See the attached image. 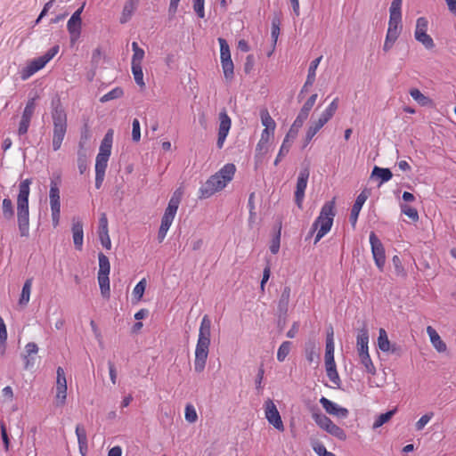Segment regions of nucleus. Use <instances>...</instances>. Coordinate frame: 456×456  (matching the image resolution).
<instances>
[{"label": "nucleus", "mask_w": 456, "mask_h": 456, "mask_svg": "<svg viewBox=\"0 0 456 456\" xmlns=\"http://www.w3.org/2000/svg\"><path fill=\"white\" fill-rule=\"evenodd\" d=\"M211 324L208 315H204L201 320L195 349L194 370L198 373L202 372L206 366L210 346Z\"/></svg>", "instance_id": "nucleus-1"}, {"label": "nucleus", "mask_w": 456, "mask_h": 456, "mask_svg": "<svg viewBox=\"0 0 456 456\" xmlns=\"http://www.w3.org/2000/svg\"><path fill=\"white\" fill-rule=\"evenodd\" d=\"M31 179H25L19 184L17 196V224L21 237L29 236V206L28 197Z\"/></svg>", "instance_id": "nucleus-2"}, {"label": "nucleus", "mask_w": 456, "mask_h": 456, "mask_svg": "<svg viewBox=\"0 0 456 456\" xmlns=\"http://www.w3.org/2000/svg\"><path fill=\"white\" fill-rule=\"evenodd\" d=\"M235 171L236 167L234 164H225L200 188V199H208L216 191L223 190L232 180Z\"/></svg>", "instance_id": "nucleus-3"}, {"label": "nucleus", "mask_w": 456, "mask_h": 456, "mask_svg": "<svg viewBox=\"0 0 456 456\" xmlns=\"http://www.w3.org/2000/svg\"><path fill=\"white\" fill-rule=\"evenodd\" d=\"M336 216L335 198L324 203L318 217L315 219L310 229L309 234L313 235L316 231L314 244L325 236L331 229Z\"/></svg>", "instance_id": "nucleus-4"}, {"label": "nucleus", "mask_w": 456, "mask_h": 456, "mask_svg": "<svg viewBox=\"0 0 456 456\" xmlns=\"http://www.w3.org/2000/svg\"><path fill=\"white\" fill-rule=\"evenodd\" d=\"M59 45H54L50 48L44 55L35 58L30 61L28 65L22 69L20 77L23 80L28 79L33 74L43 69L59 52Z\"/></svg>", "instance_id": "nucleus-5"}, {"label": "nucleus", "mask_w": 456, "mask_h": 456, "mask_svg": "<svg viewBox=\"0 0 456 456\" xmlns=\"http://www.w3.org/2000/svg\"><path fill=\"white\" fill-rule=\"evenodd\" d=\"M220 60L225 79L232 80L234 77V65L231 58L230 47L224 38L219 37Z\"/></svg>", "instance_id": "nucleus-6"}, {"label": "nucleus", "mask_w": 456, "mask_h": 456, "mask_svg": "<svg viewBox=\"0 0 456 456\" xmlns=\"http://www.w3.org/2000/svg\"><path fill=\"white\" fill-rule=\"evenodd\" d=\"M310 170L308 167H303L297 176L296 191H295V202L298 208H303V200L305 198V191L307 186Z\"/></svg>", "instance_id": "nucleus-7"}, {"label": "nucleus", "mask_w": 456, "mask_h": 456, "mask_svg": "<svg viewBox=\"0 0 456 456\" xmlns=\"http://www.w3.org/2000/svg\"><path fill=\"white\" fill-rule=\"evenodd\" d=\"M370 243L375 264L380 271H383L386 263L385 248L374 232H371L370 234Z\"/></svg>", "instance_id": "nucleus-8"}, {"label": "nucleus", "mask_w": 456, "mask_h": 456, "mask_svg": "<svg viewBox=\"0 0 456 456\" xmlns=\"http://www.w3.org/2000/svg\"><path fill=\"white\" fill-rule=\"evenodd\" d=\"M265 418L271 425H273L279 431L284 430V426L280 412L273 400L267 399L265 402Z\"/></svg>", "instance_id": "nucleus-9"}, {"label": "nucleus", "mask_w": 456, "mask_h": 456, "mask_svg": "<svg viewBox=\"0 0 456 456\" xmlns=\"http://www.w3.org/2000/svg\"><path fill=\"white\" fill-rule=\"evenodd\" d=\"M85 3L79 7L69 18L67 24L68 31L70 35V40L72 43L76 42L80 37L81 33V13L85 7Z\"/></svg>", "instance_id": "nucleus-10"}, {"label": "nucleus", "mask_w": 456, "mask_h": 456, "mask_svg": "<svg viewBox=\"0 0 456 456\" xmlns=\"http://www.w3.org/2000/svg\"><path fill=\"white\" fill-rule=\"evenodd\" d=\"M56 374V405L63 406L67 398V380L64 370L61 367H58Z\"/></svg>", "instance_id": "nucleus-11"}, {"label": "nucleus", "mask_w": 456, "mask_h": 456, "mask_svg": "<svg viewBox=\"0 0 456 456\" xmlns=\"http://www.w3.org/2000/svg\"><path fill=\"white\" fill-rule=\"evenodd\" d=\"M232 125L230 117L228 116L225 110H223L219 113V128L216 146L218 149H222L224 142L228 135Z\"/></svg>", "instance_id": "nucleus-12"}, {"label": "nucleus", "mask_w": 456, "mask_h": 456, "mask_svg": "<svg viewBox=\"0 0 456 456\" xmlns=\"http://www.w3.org/2000/svg\"><path fill=\"white\" fill-rule=\"evenodd\" d=\"M320 403L324 408L326 412L330 415L337 416L341 419H346L349 415V411L346 408L339 406L326 397L322 396L320 399Z\"/></svg>", "instance_id": "nucleus-13"}, {"label": "nucleus", "mask_w": 456, "mask_h": 456, "mask_svg": "<svg viewBox=\"0 0 456 456\" xmlns=\"http://www.w3.org/2000/svg\"><path fill=\"white\" fill-rule=\"evenodd\" d=\"M53 126H67V115L60 99L52 101Z\"/></svg>", "instance_id": "nucleus-14"}, {"label": "nucleus", "mask_w": 456, "mask_h": 456, "mask_svg": "<svg viewBox=\"0 0 456 456\" xmlns=\"http://www.w3.org/2000/svg\"><path fill=\"white\" fill-rule=\"evenodd\" d=\"M71 231L75 248L81 250L83 246L84 231L83 223L79 218L73 217Z\"/></svg>", "instance_id": "nucleus-15"}, {"label": "nucleus", "mask_w": 456, "mask_h": 456, "mask_svg": "<svg viewBox=\"0 0 456 456\" xmlns=\"http://www.w3.org/2000/svg\"><path fill=\"white\" fill-rule=\"evenodd\" d=\"M367 199H368V194L365 190H363L357 196L355 202L352 207L350 216H349V221H350L351 224L353 225V227L355 226L358 216H359V213H360L363 204L367 200Z\"/></svg>", "instance_id": "nucleus-16"}, {"label": "nucleus", "mask_w": 456, "mask_h": 456, "mask_svg": "<svg viewBox=\"0 0 456 456\" xmlns=\"http://www.w3.org/2000/svg\"><path fill=\"white\" fill-rule=\"evenodd\" d=\"M60 184H61V177L59 175L56 176L54 179H51L50 191H49L51 208H61L60 188H59Z\"/></svg>", "instance_id": "nucleus-17"}, {"label": "nucleus", "mask_w": 456, "mask_h": 456, "mask_svg": "<svg viewBox=\"0 0 456 456\" xmlns=\"http://www.w3.org/2000/svg\"><path fill=\"white\" fill-rule=\"evenodd\" d=\"M322 60V56L314 59V61H311L310 63V66L308 68V74H307V77H306V80L299 93V97L306 93L308 91V87L312 86L315 81V76H316V69H317V67L320 63Z\"/></svg>", "instance_id": "nucleus-18"}, {"label": "nucleus", "mask_w": 456, "mask_h": 456, "mask_svg": "<svg viewBox=\"0 0 456 456\" xmlns=\"http://www.w3.org/2000/svg\"><path fill=\"white\" fill-rule=\"evenodd\" d=\"M401 21L402 16L390 14L388 28L386 37L397 39L402 30Z\"/></svg>", "instance_id": "nucleus-19"}, {"label": "nucleus", "mask_w": 456, "mask_h": 456, "mask_svg": "<svg viewBox=\"0 0 456 456\" xmlns=\"http://www.w3.org/2000/svg\"><path fill=\"white\" fill-rule=\"evenodd\" d=\"M427 333L429 336L433 346L436 348L437 352L444 353L446 351V344L442 340L441 337L433 327L428 326Z\"/></svg>", "instance_id": "nucleus-20"}, {"label": "nucleus", "mask_w": 456, "mask_h": 456, "mask_svg": "<svg viewBox=\"0 0 456 456\" xmlns=\"http://www.w3.org/2000/svg\"><path fill=\"white\" fill-rule=\"evenodd\" d=\"M76 435L77 437L78 447L81 454L84 456L88 449L87 436L86 428L83 425L77 424L76 427Z\"/></svg>", "instance_id": "nucleus-21"}, {"label": "nucleus", "mask_w": 456, "mask_h": 456, "mask_svg": "<svg viewBox=\"0 0 456 456\" xmlns=\"http://www.w3.org/2000/svg\"><path fill=\"white\" fill-rule=\"evenodd\" d=\"M290 291L291 290L289 286L284 287V289L281 294L280 299L278 301V306H277L278 314H287L288 310H289Z\"/></svg>", "instance_id": "nucleus-22"}, {"label": "nucleus", "mask_w": 456, "mask_h": 456, "mask_svg": "<svg viewBox=\"0 0 456 456\" xmlns=\"http://www.w3.org/2000/svg\"><path fill=\"white\" fill-rule=\"evenodd\" d=\"M113 129H109L105 134L100 146V151L98 154H102L104 156H110L111 147L113 142Z\"/></svg>", "instance_id": "nucleus-23"}, {"label": "nucleus", "mask_w": 456, "mask_h": 456, "mask_svg": "<svg viewBox=\"0 0 456 456\" xmlns=\"http://www.w3.org/2000/svg\"><path fill=\"white\" fill-rule=\"evenodd\" d=\"M378 345L382 352H392L395 353L396 348L395 345H391L387 338V334L384 329H380L378 338Z\"/></svg>", "instance_id": "nucleus-24"}, {"label": "nucleus", "mask_w": 456, "mask_h": 456, "mask_svg": "<svg viewBox=\"0 0 456 456\" xmlns=\"http://www.w3.org/2000/svg\"><path fill=\"white\" fill-rule=\"evenodd\" d=\"M368 343H369V333L366 328H362L360 330L357 335V349L358 354H362L368 351Z\"/></svg>", "instance_id": "nucleus-25"}, {"label": "nucleus", "mask_w": 456, "mask_h": 456, "mask_svg": "<svg viewBox=\"0 0 456 456\" xmlns=\"http://www.w3.org/2000/svg\"><path fill=\"white\" fill-rule=\"evenodd\" d=\"M66 131L67 126H53V150L54 151H58L61 148Z\"/></svg>", "instance_id": "nucleus-26"}, {"label": "nucleus", "mask_w": 456, "mask_h": 456, "mask_svg": "<svg viewBox=\"0 0 456 456\" xmlns=\"http://www.w3.org/2000/svg\"><path fill=\"white\" fill-rule=\"evenodd\" d=\"M139 0H127L124 5L120 23L124 24L128 21L133 12L136 9Z\"/></svg>", "instance_id": "nucleus-27"}, {"label": "nucleus", "mask_w": 456, "mask_h": 456, "mask_svg": "<svg viewBox=\"0 0 456 456\" xmlns=\"http://www.w3.org/2000/svg\"><path fill=\"white\" fill-rule=\"evenodd\" d=\"M376 176L379 179V185L389 181L393 174L389 168L385 167H379L378 166H375L371 172V177Z\"/></svg>", "instance_id": "nucleus-28"}, {"label": "nucleus", "mask_w": 456, "mask_h": 456, "mask_svg": "<svg viewBox=\"0 0 456 456\" xmlns=\"http://www.w3.org/2000/svg\"><path fill=\"white\" fill-rule=\"evenodd\" d=\"M306 119L307 117L299 112L289 132L287 133L286 137L293 141L297 137L299 128L303 126Z\"/></svg>", "instance_id": "nucleus-29"}, {"label": "nucleus", "mask_w": 456, "mask_h": 456, "mask_svg": "<svg viewBox=\"0 0 456 456\" xmlns=\"http://www.w3.org/2000/svg\"><path fill=\"white\" fill-rule=\"evenodd\" d=\"M98 282L102 296L104 298H110V279L109 274L98 273Z\"/></svg>", "instance_id": "nucleus-30"}, {"label": "nucleus", "mask_w": 456, "mask_h": 456, "mask_svg": "<svg viewBox=\"0 0 456 456\" xmlns=\"http://www.w3.org/2000/svg\"><path fill=\"white\" fill-rule=\"evenodd\" d=\"M312 417L315 423L323 430H327L330 424L333 422L329 417L321 412L320 411L317 412H314Z\"/></svg>", "instance_id": "nucleus-31"}, {"label": "nucleus", "mask_w": 456, "mask_h": 456, "mask_svg": "<svg viewBox=\"0 0 456 456\" xmlns=\"http://www.w3.org/2000/svg\"><path fill=\"white\" fill-rule=\"evenodd\" d=\"M396 411H397V409L394 408L393 410H390L385 413L379 414L376 418V419L373 423L372 428L373 429L379 428L381 426H383L384 424H386L387 422H388L392 419V417L395 414Z\"/></svg>", "instance_id": "nucleus-32"}, {"label": "nucleus", "mask_w": 456, "mask_h": 456, "mask_svg": "<svg viewBox=\"0 0 456 456\" xmlns=\"http://www.w3.org/2000/svg\"><path fill=\"white\" fill-rule=\"evenodd\" d=\"M3 216L6 220H12L14 217V208L11 199L5 198L2 202Z\"/></svg>", "instance_id": "nucleus-33"}, {"label": "nucleus", "mask_w": 456, "mask_h": 456, "mask_svg": "<svg viewBox=\"0 0 456 456\" xmlns=\"http://www.w3.org/2000/svg\"><path fill=\"white\" fill-rule=\"evenodd\" d=\"M31 286H32V280L28 279L22 287L20 297L19 300V304L21 306L27 305V304L29 301L30 298V291H31Z\"/></svg>", "instance_id": "nucleus-34"}, {"label": "nucleus", "mask_w": 456, "mask_h": 456, "mask_svg": "<svg viewBox=\"0 0 456 456\" xmlns=\"http://www.w3.org/2000/svg\"><path fill=\"white\" fill-rule=\"evenodd\" d=\"M262 125L266 128L274 131L276 124L273 118L270 116L267 109H263L260 111Z\"/></svg>", "instance_id": "nucleus-35"}, {"label": "nucleus", "mask_w": 456, "mask_h": 456, "mask_svg": "<svg viewBox=\"0 0 456 456\" xmlns=\"http://www.w3.org/2000/svg\"><path fill=\"white\" fill-rule=\"evenodd\" d=\"M326 366V372L327 376L330 379V380L336 386L339 387L341 380L338 376V373L337 371L336 363L330 362V365H325Z\"/></svg>", "instance_id": "nucleus-36"}, {"label": "nucleus", "mask_w": 456, "mask_h": 456, "mask_svg": "<svg viewBox=\"0 0 456 456\" xmlns=\"http://www.w3.org/2000/svg\"><path fill=\"white\" fill-rule=\"evenodd\" d=\"M359 356H360L362 364L365 368V370L371 375H375L376 368L370 359L369 352H365V354H359Z\"/></svg>", "instance_id": "nucleus-37"}, {"label": "nucleus", "mask_w": 456, "mask_h": 456, "mask_svg": "<svg viewBox=\"0 0 456 456\" xmlns=\"http://www.w3.org/2000/svg\"><path fill=\"white\" fill-rule=\"evenodd\" d=\"M414 37L415 39L421 43L428 50L433 49L436 45L433 38L428 33H418V35H414Z\"/></svg>", "instance_id": "nucleus-38"}, {"label": "nucleus", "mask_w": 456, "mask_h": 456, "mask_svg": "<svg viewBox=\"0 0 456 456\" xmlns=\"http://www.w3.org/2000/svg\"><path fill=\"white\" fill-rule=\"evenodd\" d=\"M291 139L288 138L285 136L284 140H283V142L281 146V149L279 151V153L274 160V165L277 166L281 160L282 159L283 157H285L289 151V149L291 147V142H290Z\"/></svg>", "instance_id": "nucleus-39"}, {"label": "nucleus", "mask_w": 456, "mask_h": 456, "mask_svg": "<svg viewBox=\"0 0 456 456\" xmlns=\"http://www.w3.org/2000/svg\"><path fill=\"white\" fill-rule=\"evenodd\" d=\"M99 272L98 273L110 274V265L109 258L102 253L98 254Z\"/></svg>", "instance_id": "nucleus-40"}, {"label": "nucleus", "mask_w": 456, "mask_h": 456, "mask_svg": "<svg viewBox=\"0 0 456 456\" xmlns=\"http://www.w3.org/2000/svg\"><path fill=\"white\" fill-rule=\"evenodd\" d=\"M132 73L134 75L135 83L139 86L143 87L145 84L143 81V72L142 64H132Z\"/></svg>", "instance_id": "nucleus-41"}, {"label": "nucleus", "mask_w": 456, "mask_h": 456, "mask_svg": "<svg viewBox=\"0 0 456 456\" xmlns=\"http://www.w3.org/2000/svg\"><path fill=\"white\" fill-rule=\"evenodd\" d=\"M132 49L134 51V54L132 57L131 64H142V61L144 58V50L140 48L136 42L132 43Z\"/></svg>", "instance_id": "nucleus-42"}, {"label": "nucleus", "mask_w": 456, "mask_h": 456, "mask_svg": "<svg viewBox=\"0 0 456 456\" xmlns=\"http://www.w3.org/2000/svg\"><path fill=\"white\" fill-rule=\"evenodd\" d=\"M326 432L341 441H345L346 439V434L344 431V429H342L340 427L337 426L333 422L328 428Z\"/></svg>", "instance_id": "nucleus-43"}, {"label": "nucleus", "mask_w": 456, "mask_h": 456, "mask_svg": "<svg viewBox=\"0 0 456 456\" xmlns=\"http://www.w3.org/2000/svg\"><path fill=\"white\" fill-rule=\"evenodd\" d=\"M146 280L143 278L134 288L133 297L136 303L142 299L146 289Z\"/></svg>", "instance_id": "nucleus-44"}, {"label": "nucleus", "mask_w": 456, "mask_h": 456, "mask_svg": "<svg viewBox=\"0 0 456 456\" xmlns=\"http://www.w3.org/2000/svg\"><path fill=\"white\" fill-rule=\"evenodd\" d=\"M330 362H335L334 360V341L330 339H326V348H325V365H330Z\"/></svg>", "instance_id": "nucleus-45"}, {"label": "nucleus", "mask_w": 456, "mask_h": 456, "mask_svg": "<svg viewBox=\"0 0 456 456\" xmlns=\"http://www.w3.org/2000/svg\"><path fill=\"white\" fill-rule=\"evenodd\" d=\"M338 107V98H335L328 108L321 114L326 121H329L335 114Z\"/></svg>", "instance_id": "nucleus-46"}, {"label": "nucleus", "mask_w": 456, "mask_h": 456, "mask_svg": "<svg viewBox=\"0 0 456 456\" xmlns=\"http://www.w3.org/2000/svg\"><path fill=\"white\" fill-rule=\"evenodd\" d=\"M410 95L421 106H426L429 102V98L425 96L419 89L411 88Z\"/></svg>", "instance_id": "nucleus-47"}, {"label": "nucleus", "mask_w": 456, "mask_h": 456, "mask_svg": "<svg viewBox=\"0 0 456 456\" xmlns=\"http://www.w3.org/2000/svg\"><path fill=\"white\" fill-rule=\"evenodd\" d=\"M290 348H291L290 341L282 342L278 349V352H277V360L281 362H283L286 359V357L288 356V354H289Z\"/></svg>", "instance_id": "nucleus-48"}, {"label": "nucleus", "mask_w": 456, "mask_h": 456, "mask_svg": "<svg viewBox=\"0 0 456 456\" xmlns=\"http://www.w3.org/2000/svg\"><path fill=\"white\" fill-rule=\"evenodd\" d=\"M123 94H124L123 89L121 87H116V88L112 89L111 91H110L109 93H107L106 94H104L103 96H102L100 99V102H107L114 100V99H118L121 96H123Z\"/></svg>", "instance_id": "nucleus-49"}, {"label": "nucleus", "mask_w": 456, "mask_h": 456, "mask_svg": "<svg viewBox=\"0 0 456 456\" xmlns=\"http://www.w3.org/2000/svg\"><path fill=\"white\" fill-rule=\"evenodd\" d=\"M401 211L405 216H407L413 222H417L419 220V213L415 208H412L405 203L400 205Z\"/></svg>", "instance_id": "nucleus-50"}, {"label": "nucleus", "mask_w": 456, "mask_h": 456, "mask_svg": "<svg viewBox=\"0 0 456 456\" xmlns=\"http://www.w3.org/2000/svg\"><path fill=\"white\" fill-rule=\"evenodd\" d=\"M108 156L102 154H97L95 161V172L104 173L108 166Z\"/></svg>", "instance_id": "nucleus-51"}, {"label": "nucleus", "mask_w": 456, "mask_h": 456, "mask_svg": "<svg viewBox=\"0 0 456 456\" xmlns=\"http://www.w3.org/2000/svg\"><path fill=\"white\" fill-rule=\"evenodd\" d=\"M317 97V94H312L304 103L299 112L308 118L309 112L314 105Z\"/></svg>", "instance_id": "nucleus-52"}, {"label": "nucleus", "mask_w": 456, "mask_h": 456, "mask_svg": "<svg viewBox=\"0 0 456 456\" xmlns=\"http://www.w3.org/2000/svg\"><path fill=\"white\" fill-rule=\"evenodd\" d=\"M281 226L280 225L273 238L272 239L270 245V251L272 252V254H277L279 252L281 244Z\"/></svg>", "instance_id": "nucleus-53"}, {"label": "nucleus", "mask_w": 456, "mask_h": 456, "mask_svg": "<svg viewBox=\"0 0 456 456\" xmlns=\"http://www.w3.org/2000/svg\"><path fill=\"white\" fill-rule=\"evenodd\" d=\"M179 205L176 204V199L174 200H169L167 208L165 210L163 216L168 217L170 219L175 218L176 211L178 209Z\"/></svg>", "instance_id": "nucleus-54"}, {"label": "nucleus", "mask_w": 456, "mask_h": 456, "mask_svg": "<svg viewBox=\"0 0 456 456\" xmlns=\"http://www.w3.org/2000/svg\"><path fill=\"white\" fill-rule=\"evenodd\" d=\"M280 25H281V20L278 16L273 17L272 20V39L273 41V44L275 45L278 39V37L280 35Z\"/></svg>", "instance_id": "nucleus-55"}, {"label": "nucleus", "mask_w": 456, "mask_h": 456, "mask_svg": "<svg viewBox=\"0 0 456 456\" xmlns=\"http://www.w3.org/2000/svg\"><path fill=\"white\" fill-rule=\"evenodd\" d=\"M37 98V96L30 98L28 101L21 117L28 118H32V116L34 114V111H35V108H36L35 101H36Z\"/></svg>", "instance_id": "nucleus-56"}, {"label": "nucleus", "mask_w": 456, "mask_h": 456, "mask_svg": "<svg viewBox=\"0 0 456 456\" xmlns=\"http://www.w3.org/2000/svg\"><path fill=\"white\" fill-rule=\"evenodd\" d=\"M77 167L80 174H84L87 169L86 154L81 150L77 152Z\"/></svg>", "instance_id": "nucleus-57"}, {"label": "nucleus", "mask_w": 456, "mask_h": 456, "mask_svg": "<svg viewBox=\"0 0 456 456\" xmlns=\"http://www.w3.org/2000/svg\"><path fill=\"white\" fill-rule=\"evenodd\" d=\"M428 26V21L425 17L418 18L416 21V28L414 35H418V33H427Z\"/></svg>", "instance_id": "nucleus-58"}, {"label": "nucleus", "mask_w": 456, "mask_h": 456, "mask_svg": "<svg viewBox=\"0 0 456 456\" xmlns=\"http://www.w3.org/2000/svg\"><path fill=\"white\" fill-rule=\"evenodd\" d=\"M198 419L195 408L191 404L185 407V419L190 423H194Z\"/></svg>", "instance_id": "nucleus-59"}, {"label": "nucleus", "mask_w": 456, "mask_h": 456, "mask_svg": "<svg viewBox=\"0 0 456 456\" xmlns=\"http://www.w3.org/2000/svg\"><path fill=\"white\" fill-rule=\"evenodd\" d=\"M132 139L134 142H137L141 139V128L140 122L137 118H134L132 123Z\"/></svg>", "instance_id": "nucleus-60"}, {"label": "nucleus", "mask_w": 456, "mask_h": 456, "mask_svg": "<svg viewBox=\"0 0 456 456\" xmlns=\"http://www.w3.org/2000/svg\"><path fill=\"white\" fill-rule=\"evenodd\" d=\"M193 10L199 18L203 19L205 17L204 11V0H192Z\"/></svg>", "instance_id": "nucleus-61"}, {"label": "nucleus", "mask_w": 456, "mask_h": 456, "mask_svg": "<svg viewBox=\"0 0 456 456\" xmlns=\"http://www.w3.org/2000/svg\"><path fill=\"white\" fill-rule=\"evenodd\" d=\"M395 273L399 276H405L406 273L403 266L402 265L401 259L398 256H394L392 259Z\"/></svg>", "instance_id": "nucleus-62"}, {"label": "nucleus", "mask_w": 456, "mask_h": 456, "mask_svg": "<svg viewBox=\"0 0 456 456\" xmlns=\"http://www.w3.org/2000/svg\"><path fill=\"white\" fill-rule=\"evenodd\" d=\"M433 412L427 413L420 417V419L417 421L415 427L416 430L420 431L424 428V427L429 422V420L433 417Z\"/></svg>", "instance_id": "nucleus-63"}, {"label": "nucleus", "mask_w": 456, "mask_h": 456, "mask_svg": "<svg viewBox=\"0 0 456 456\" xmlns=\"http://www.w3.org/2000/svg\"><path fill=\"white\" fill-rule=\"evenodd\" d=\"M314 450L319 456H337L333 452H328L326 447L322 444L314 446Z\"/></svg>", "instance_id": "nucleus-64"}]
</instances>
